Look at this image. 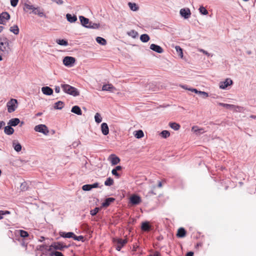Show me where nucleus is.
<instances>
[{
  "label": "nucleus",
  "mask_w": 256,
  "mask_h": 256,
  "mask_svg": "<svg viewBox=\"0 0 256 256\" xmlns=\"http://www.w3.org/2000/svg\"><path fill=\"white\" fill-rule=\"evenodd\" d=\"M61 86L64 92L68 94L74 96H78L80 94L76 88L69 84H62Z\"/></svg>",
  "instance_id": "f03ea898"
},
{
  "label": "nucleus",
  "mask_w": 256,
  "mask_h": 256,
  "mask_svg": "<svg viewBox=\"0 0 256 256\" xmlns=\"http://www.w3.org/2000/svg\"><path fill=\"white\" fill-rule=\"evenodd\" d=\"M188 90H189L190 91H192V92H195L196 94H198V92H200L199 90H197L196 88H188Z\"/></svg>",
  "instance_id": "e2e57ef3"
},
{
  "label": "nucleus",
  "mask_w": 256,
  "mask_h": 256,
  "mask_svg": "<svg viewBox=\"0 0 256 256\" xmlns=\"http://www.w3.org/2000/svg\"><path fill=\"white\" fill-rule=\"evenodd\" d=\"M100 208H96L93 210H92L90 212V214L92 216H95L100 210Z\"/></svg>",
  "instance_id": "3c124183"
},
{
  "label": "nucleus",
  "mask_w": 256,
  "mask_h": 256,
  "mask_svg": "<svg viewBox=\"0 0 256 256\" xmlns=\"http://www.w3.org/2000/svg\"><path fill=\"white\" fill-rule=\"evenodd\" d=\"M79 19L82 26L86 28H88V24H90V22L89 19L82 16H79Z\"/></svg>",
  "instance_id": "9b49d317"
},
{
  "label": "nucleus",
  "mask_w": 256,
  "mask_h": 256,
  "mask_svg": "<svg viewBox=\"0 0 256 256\" xmlns=\"http://www.w3.org/2000/svg\"><path fill=\"white\" fill-rule=\"evenodd\" d=\"M112 174H114V176H117V177H118L119 176V174H118V173L117 171L116 170H115L113 169L112 171Z\"/></svg>",
  "instance_id": "680f3d73"
},
{
  "label": "nucleus",
  "mask_w": 256,
  "mask_h": 256,
  "mask_svg": "<svg viewBox=\"0 0 256 256\" xmlns=\"http://www.w3.org/2000/svg\"><path fill=\"white\" fill-rule=\"evenodd\" d=\"M186 234V232L185 230L182 228H180L178 230L176 236L178 238H184Z\"/></svg>",
  "instance_id": "bb28decb"
},
{
  "label": "nucleus",
  "mask_w": 256,
  "mask_h": 256,
  "mask_svg": "<svg viewBox=\"0 0 256 256\" xmlns=\"http://www.w3.org/2000/svg\"><path fill=\"white\" fill-rule=\"evenodd\" d=\"M28 188V183L26 182H22L20 186V189L22 191H26Z\"/></svg>",
  "instance_id": "79ce46f5"
},
{
  "label": "nucleus",
  "mask_w": 256,
  "mask_h": 256,
  "mask_svg": "<svg viewBox=\"0 0 256 256\" xmlns=\"http://www.w3.org/2000/svg\"><path fill=\"white\" fill-rule=\"evenodd\" d=\"M192 131L197 136H199L205 132V130L203 128H200L198 126H192Z\"/></svg>",
  "instance_id": "ddd939ff"
},
{
  "label": "nucleus",
  "mask_w": 256,
  "mask_h": 256,
  "mask_svg": "<svg viewBox=\"0 0 256 256\" xmlns=\"http://www.w3.org/2000/svg\"><path fill=\"white\" fill-rule=\"evenodd\" d=\"M42 93L47 96H50L53 94V90L48 86H44L42 88Z\"/></svg>",
  "instance_id": "dca6fc26"
},
{
  "label": "nucleus",
  "mask_w": 256,
  "mask_h": 256,
  "mask_svg": "<svg viewBox=\"0 0 256 256\" xmlns=\"http://www.w3.org/2000/svg\"><path fill=\"white\" fill-rule=\"evenodd\" d=\"M160 134L162 138H166L170 136V133L168 130H164L161 132Z\"/></svg>",
  "instance_id": "09e8293b"
},
{
  "label": "nucleus",
  "mask_w": 256,
  "mask_h": 256,
  "mask_svg": "<svg viewBox=\"0 0 256 256\" xmlns=\"http://www.w3.org/2000/svg\"><path fill=\"white\" fill-rule=\"evenodd\" d=\"M60 236L64 238H74V234L72 232H60Z\"/></svg>",
  "instance_id": "6ab92c4d"
},
{
  "label": "nucleus",
  "mask_w": 256,
  "mask_h": 256,
  "mask_svg": "<svg viewBox=\"0 0 256 256\" xmlns=\"http://www.w3.org/2000/svg\"><path fill=\"white\" fill-rule=\"evenodd\" d=\"M150 48L152 50L158 54H162L164 52V50L162 49V47H160V46H159L158 45L154 44H150Z\"/></svg>",
  "instance_id": "f8f14e48"
},
{
  "label": "nucleus",
  "mask_w": 256,
  "mask_h": 256,
  "mask_svg": "<svg viewBox=\"0 0 256 256\" xmlns=\"http://www.w3.org/2000/svg\"><path fill=\"white\" fill-rule=\"evenodd\" d=\"M96 41L98 43L102 46H104L106 44V40L102 37H100V36L97 37L96 38Z\"/></svg>",
  "instance_id": "c9c22d12"
},
{
  "label": "nucleus",
  "mask_w": 256,
  "mask_h": 256,
  "mask_svg": "<svg viewBox=\"0 0 256 256\" xmlns=\"http://www.w3.org/2000/svg\"><path fill=\"white\" fill-rule=\"evenodd\" d=\"M130 202L133 204H138L140 202L141 198L137 195H133L130 198Z\"/></svg>",
  "instance_id": "4468645a"
},
{
  "label": "nucleus",
  "mask_w": 256,
  "mask_h": 256,
  "mask_svg": "<svg viewBox=\"0 0 256 256\" xmlns=\"http://www.w3.org/2000/svg\"><path fill=\"white\" fill-rule=\"evenodd\" d=\"M134 136L137 138H142L144 136V134L142 130H138L136 131V134H134Z\"/></svg>",
  "instance_id": "58836bf2"
},
{
  "label": "nucleus",
  "mask_w": 256,
  "mask_h": 256,
  "mask_svg": "<svg viewBox=\"0 0 256 256\" xmlns=\"http://www.w3.org/2000/svg\"><path fill=\"white\" fill-rule=\"evenodd\" d=\"M218 104L220 106H224L228 109L231 110L234 108V104H224L222 102H218Z\"/></svg>",
  "instance_id": "a19ab883"
},
{
  "label": "nucleus",
  "mask_w": 256,
  "mask_h": 256,
  "mask_svg": "<svg viewBox=\"0 0 256 256\" xmlns=\"http://www.w3.org/2000/svg\"><path fill=\"white\" fill-rule=\"evenodd\" d=\"M4 132L7 135H12L14 132V130L9 125L4 128Z\"/></svg>",
  "instance_id": "412c9836"
},
{
  "label": "nucleus",
  "mask_w": 256,
  "mask_h": 256,
  "mask_svg": "<svg viewBox=\"0 0 256 256\" xmlns=\"http://www.w3.org/2000/svg\"><path fill=\"white\" fill-rule=\"evenodd\" d=\"M8 112L9 113L13 112L18 106V100L14 98H11L6 104Z\"/></svg>",
  "instance_id": "7ed1b4c3"
},
{
  "label": "nucleus",
  "mask_w": 256,
  "mask_h": 256,
  "mask_svg": "<svg viewBox=\"0 0 256 256\" xmlns=\"http://www.w3.org/2000/svg\"><path fill=\"white\" fill-rule=\"evenodd\" d=\"M94 120L96 122L99 124L102 121V118L99 113H96L94 116Z\"/></svg>",
  "instance_id": "a18cd8bd"
},
{
  "label": "nucleus",
  "mask_w": 256,
  "mask_h": 256,
  "mask_svg": "<svg viewBox=\"0 0 256 256\" xmlns=\"http://www.w3.org/2000/svg\"><path fill=\"white\" fill-rule=\"evenodd\" d=\"M20 122V120L18 118H14L10 119L8 122V124L11 126H16Z\"/></svg>",
  "instance_id": "aec40b11"
},
{
  "label": "nucleus",
  "mask_w": 256,
  "mask_h": 256,
  "mask_svg": "<svg viewBox=\"0 0 256 256\" xmlns=\"http://www.w3.org/2000/svg\"><path fill=\"white\" fill-rule=\"evenodd\" d=\"M10 30L15 34H18L19 33V28L17 25L11 26Z\"/></svg>",
  "instance_id": "7c9ffc66"
},
{
  "label": "nucleus",
  "mask_w": 256,
  "mask_h": 256,
  "mask_svg": "<svg viewBox=\"0 0 256 256\" xmlns=\"http://www.w3.org/2000/svg\"><path fill=\"white\" fill-rule=\"evenodd\" d=\"M141 228L144 231H148L150 228V226L148 222H146L142 223Z\"/></svg>",
  "instance_id": "cd10ccee"
},
{
  "label": "nucleus",
  "mask_w": 256,
  "mask_h": 256,
  "mask_svg": "<svg viewBox=\"0 0 256 256\" xmlns=\"http://www.w3.org/2000/svg\"><path fill=\"white\" fill-rule=\"evenodd\" d=\"M53 248L55 250H62L64 248H67L68 246H63L60 242H55L50 246V248Z\"/></svg>",
  "instance_id": "2eb2a0df"
},
{
  "label": "nucleus",
  "mask_w": 256,
  "mask_h": 256,
  "mask_svg": "<svg viewBox=\"0 0 256 256\" xmlns=\"http://www.w3.org/2000/svg\"><path fill=\"white\" fill-rule=\"evenodd\" d=\"M76 62V59L74 58L72 56H66L63 59V63L64 64L68 67H71L73 66L74 64Z\"/></svg>",
  "instance_id": "39448f33"
},
{
  "label": "nucleus",
  "mask_w": 256,
  "mask_h": 256,
  "mask_svg": "<svg viewBox=\"0 0 256 256\" xmlns=\"http://www.w3.org/2000/svg\"><path fill=\"white\" fill-rule=\"evenodd\" d=\"M32 13L34 14H38V16L42 17L44 16V13L43 12L41 11L40 8H35L34 9V11H32Z\"/></svg>",
  "instance_id": "c85d7f7f"
},
{
  "label": "nucleus",
  "mask_w": 256,
  "mask_h": 256,
  "mask_svg": "<svg viewBox=\"0 0 256 256\" xmlns=\"http://www.w3.org/2000/svg\"><path fill=\"white\" fill-rule=\"evenodd\" d=\"M114 184V180L111 178H108L104 182V184L106 186H111Z\"/></svg>",
  "instance_id": "49530a36"
},
{
  "label": "nucleus",
  "mask_w": 256,
  "mask_h": 256,
  "mask_svg": "<svg viewBox=\"0 0 256 256\" xmlns=\"http://www.w3.org/2000/svg\"><path fill=\"white\" fill-rule=\"evenodd\" d=\"M10 15L7 12H2L0 14V24H4L10 20Z\"/></svg>",
  "instance_id": "6e6552de"
},
{
  "label": "nucleus",
  "mask_w": 256,
  "mask_h": 256,
  "mask_svg": "<svg viewBox=\"0 0 256 256\" xmlns=\"http://www.w3.org/2000/svg\"><path fill=\"white\" fill-rule=\"evenodd\" d=\"M199 11L202 14L204 15H206L208 14V10L202 6H200L199 8Z\"/></svg>",
  "instance_id": "8fccbe9b"
},
{
  "label": "nucleus",
  "mask_w": 256,
  "mask_h": 256,
  "mask_svg": "<svg viewBox=\"0 0 256 256\" xmlns=\"http://www.w3.org/2000/svg\"><path fill=\"white\" fill-rule=\"evenodd\" d=\"M115 88L112 84H104L102 87V90L103 91H112Z\"/></svg>",
  "instance_id": "5701e85b"
},
{
  "label": "nucleus",
  "mask_w": 256,
  "mask_h": 256,
  "mask_svg": "<svg viewBox=\"0 0 256 256\" xmlns=\"http://www.w3.org/2000/svg\"><path fill=\"white\" fill-rule=\"evenodd\" d=\"M127 34L132 38H136L138 36V32L134 30H131L127 32Z\"/></svg>",
  "instance_id": "e433bc0d"
},
{
  "label": "nucleus",
  "mask_w": 256,
  "mask_h": 256,
  "mask_svg": "<svg viewBox=\"0 0 256 256\" xmlns=\"http://www.w3.org/2000/svg\"><path fill=\"white\" fill-rule=\"evenodd\" d=\"M12 146L14 150L17 152H20L22 150V146L17 140L12 141Z\"/></svg>",
  "instance_id": "a211bd4d"
},
{
  "label": "nucleus",
  "mask_w": 256,
  "mask_h": 256,
  "mask_svg": "<svg viewBox=\"0 0 256 256\" xmlns=\"http://www.w3.org/2000/svg\"><path fill=\"white\" fill-rule=\"evenodd\" d=\"M66 18L68 21L69 22H70L71 23L74 22H76L77 20V17L76 16H74V15L72 16V14H66Z\"/></svg>",
  "instance_id": "b1692460"
},
{
  "label": "nucleus",
  "mask_w": 256,
  "mask_h": 256,
  "mask_svg": "<svg viewBox=\"0 0 256 256\" xmlns=\"http://www.w3.org/2000/svg\"><path fill=\"white\" fill-rule=\"evenodd\" d=\"M71 112L73 113H74L78 115H82V112L81 109L78 106H74L71 110Z\"/></svg>",
  "instance_id": "393cba45"
},
{
  "label": "nucleus",
  "mask_w": 256,
  "mask_h": 256,
  "mask_svg": "<svg viewBox=\"0 0 256 256\" xmlns=\"http://www.w3.org/2000/svg\"><path fill=\"white\" fill-rule=\"evenodd\" d=\"M50 256H64V254L61 252H58V251H55V252H52L51 254H50Z\"/></svg>",
  "instance_id": "864d4df0"
},
{
  "label": "nucleus",
  "mask_w": 256,
  "mask_h": 256,
  "mask_svg": "<svg viewBox=\"0 0 256 256\" xmlns=\"http://www.w3.org/2000/svg\"><path fill=\"white\" fill-rule=\"evenodd\" d=\"M170 126L175 130H178L180 128V125L178 124L176 122H170L169 123Z\"/></svg>",
  "instance_id": "473e14b6"
},
{
  "label": "nucleus",
  "mask_w": 256,
  "mask_h": 256,
  "mask_svg": "<svg viewBox=\"0 0 256 256\" xmlns=\"http://www.w3.org/2000/svg\"><path fill=\"white\" fill-rule=\"evenodd\" d=\"M92 186V189L93 188H98L99 186V184L98 182H95L92 184H90Z\"/></svg>",
  "instance_id": "bf43d9fd"
},
{
  "label": "nucleus",
  "mask_w": 256,
  "mask_h": 256,
  "mask_svg": "<svg viewBox=\"0 0 256 256\" xmlns=\"http://www.w3.org/2000/svg\"><path fill=\"white\" fill-rule=\"evenodd\" d=\"M101 130L102 134L104 136H106L109 133V128L108 125L106 122H103L101 124Z\"/></svg>",
  "instance_id": "f3484780"
},
{
  "label": "nucleus",
  "mask_w": 256,
  "mask_h": 256,
  "mask_svg": "<svg viewBox=\"0 0 256 256\" xmlns=\"http://www.w3.org/2000/svg\"><path fill=\"white\" fill-rule=\"evenodd\" d=\"M55 92L56 93H59L60 92V88L58 86H56L54 88Z\"/></svg>",
  "instance_id": "69168bd1"
},
{
  "label": "nucleus",
  "mask_w": 256,
  "mask_h": 256,
  "mask_svg": "<svg viewBox=\"0 0 256 256\" xmlns=\"http://www.w3.org/2000/svg\"><path fill=\"white\" fill-rule=\"evenodd\" d=\"M108 160L110 161L112 165L117 164L120 162V159L114 154H110Z\"/></svg>",
  "instance_id": "1a4fd4ad"
},
{
  "label": "nucleus",
  "mask_w": 256,
  "mask_h": 256,
  "mask_svg": "<svg viewBox=\"0 0 256 256\" xmlns=\"http://www.w3.org/2000/svg\"><path fill=\"white\" fill-rule=\"evenodd\" d=\"M64 106V103L62 101H58L55 103L54 108L56 110H61Z\"/></svg>",
  "instance_id": "2f4dec72"
},
{
  "label": "nucleus",
  "mask_w": 256,
  "mask_h": 256,
  "mask_svg": "<svg viewBox=\"0 0 256 256\" xmlns=\"http://www.w3.org/2000/svg\"><path fill=\"white\" fill-rule=\"evenodd\" d=\"M74 240L78 241H83L84 236H76L74 234L73 238Z\"/></svg>",
  "instance_id": "6e6d98bb"
},
{
  "label": "nucleus",
  "mask_w": 256,
  "mask_h": 256,
  "mask_svg": "<svg viewBox=\"0 0 256 256\" xmlns=\"http://www.w3.org/2000/svg\"><path fill=\"white\" fill-rule=\"evenodd\" d=\"M56 42L60 46H66L68 45V42L64 40H60V39L57 40Z\"/></svg>",
  "instance_id": "37998d69"
},
{
  "label": "nucleus",
  "mask_w": 256,
  "mask_h": 256,
  "mask_svg": "<svg viewBox=\"0 0 256 256\" xmlns=\"http://www.w3.org/2000/svg\"><path fill=\"white\" fill-rule=\"evenodd\" d=\"M34 130L36 132L42 133L46 136H47L49 134V130L45 124H40L36 126L34 128Z\"/></svg>",
  "instance_id": "20e7f679"
},
{
  "label": "nucleus",
  "mask_w": 256,
  "mask_h": 256,
  "mask_svg": "<svg viewBox=\"0 0 256 256\" xmlns=\"http://www.w3.org/2000/svg\"><path fill=\"white\" fill-rule=\"evenodd\" d=\"M200 51L202 52L203 54H205L206 55L208 56H210V53H208V52H206V50H204L201 49L200 50Z\"/></svg>",
  "instance_id": "052dcab7"
},
{
  "label": "nucleus",
  "mask_w": 256,
  "mask_h": 256,
  "mask_svg": "<svg viewBox=\"0 0 256 256\" xmlns=\"http://www.w3.org/2000/svg\"><path fill=\"white\" fill-rule=\"evenodd\" d=\"M198 94L201 96L203 98H206L208 96V93L205 92L200 91L198 92Z\"/></svg>",
  "instance_id": "5fc2aeb1"
},
{
  "label": "nucleus",
  "mask_w": 256,
  "mask_h": 256,
  "mask_svg": "<svg viewBox=\"0 0 256 256\" xmlns=\"http://www.w3.org/2000/svg\"><path fill=\"white\" fill-rule=\"evenodd\" d=\"M34 8L35 7L32 5H30L28 4H24V10L26 11L27 10H32V12L34 11Z\"/></svg>",
  "instance_id": "ea45409f"
},
{
  "label": "nucleus",
  "mask_w": 256,
  "mask_h": 256,
  "mask_svg": "<svg viewBox=\"0 0 256 256\" xmlns=\"http://www.w3.org/2000/svg\"><path fill=\"white\" fill-rule=\"evenodd\" d=\"M186 256H194V252H189L186 254Z\"/></svg>",
  "instance_id": "338daca9"
},
{
  "label": "nucleus",
  "mask_w": 256,
  "mask_h": 256,
  "mask_svg": "<svg viewBox=\"0 0 256 256\" xmlns=\"http://www.w3.org/2000/svg\"><path fill=\"white\" fill-rule=\"evenodd\" d=\"M128 5L130 9L132 11H137L138 10V6L136 3L129 2Z\"/></svg>",
  "instance_id": "c756f323"
},
{
  "label": "nucleus",
  "mask_w": 256,
  "mask_h": 256,
  "mask_svg": "<svg viewBox=\"0 0 256 256\" xmlns=\"http://www.w3.org/2000/svg\"><path fill=\"white\" fill-rule=\"evenodd\" d=\"M115 200V199L113 198H108L106 199L105 201L102 202V206L103 207H108L110 206V204L114 202Z\"/></svg>",
  "instance_id": "4be33fe9"
},
{
  "label": "nucleus",
  "mask_w": 256,
  "mask_h": 256,
  "mask_svg": "<svg viewBox=\"0 0 256 256\" xmlns=\"http://www.w3.org/2000/svg\"><path fill=\"white\" fill-rule=\"evenodd\" d=\"M233 84L232 80L230 78H226L224 82H220L219 84L220 88L221 89H226L228 86L232 85Z\"/></svg>",
  "instance_id": "0eeeda50"
},
{
  "label": "nucleus",
  "mask_w": 256,
  "mask_h": 256,
  "mask_svg": "<svg viewBox=\"0 0 256 256\" xmlns=\"http://www.w3.org/2000/svg\"><path fill=\"white\" fill-rule=\"evenodd\" d=\"M152 256H160V254L158 252H156L152 254Z\"/></svg>",
  "instance_id": "774afa93"
},
{
  "label": "nucleus",
  "mask_w": 256,
  "mask_h": 256,
  "mask_svg": "<svg viewBox=\"0 0 256 256\" xmlns=\"http://www.w3.org/2000/svg\"><path fill=\"white\" fill-rule=\"evenodd\" d=\"M180 14L184 18H188L190 16V12L188 8H182L180 10Z\"/></svg>",
  "instance_id": "9d476101"
},
{
  "label": "nucleus",
  "mask_w": 256,
  "mask_h": 256,
  "mask_svg": "<svg viewBox=\"0 0 256 256\" xmlns=\"http://www.w3.org/2000/svg\"><path fill=\"white\" fill-rule=\"evenodd\" d=\"M150 38V36L147 34H142L140 36V40L144 42H148Z\"/></svg>",
  "instance_id": "f704fd0d"
},
{
  "label": "nucleus",
  "mask_w": 256,
  "mask_h": 256,
  "mask_svg": "<svg viewBox=\"0 0 256 256\" xmlns=\"http://www.w3.org/2000/svg\"><path fill=\"white\" fill-rule=\"evenodd\" d=\"M37 250L42 252H44V250L50 251L52 248L50 246L48 248V246L46 244H42L38 246L37 248Z\"/></svg>",
  "instance_id": "a878e982"
},
{
  "label": "nucleus",
  "mask_w": 256,
  "mask_h": 256,
  "mask_svg": "<svg viewBox=\"0 0 256 256\" xmlns=\"http://www.w3.org/2000/svg\"><path fill=\"white\" fill-rule=\"evenodd\" d=\"M6 125V123L4 121H0V130L2 128Z\"/></svg>",
  "instance_id": "0e129e2a"
},
{
  "label": "nucleus",
  "mask_w": 256,
  "mask_h": 256,
  "mask_svg": "<svg viewBox=\"0 0 256 256\" xmlns=\"http://www.w3.org/2000/svg\"><path fill=\"white\" fill-rule=\"evenodd\" d=\"M53 2H55L58 4L61 5L64 4V2L62 0H51Z\"/></svg>",
  "instance_id": "13d9d810"
},
{
  "label": "nucleus",
  "mask_w": 256,
  "mask_h": 256,
  "mask_svg": "<svg viewBox=\"0 0 256 256\" xmlns=\"http://www.w3.org/2000/svg\"><path fill=\"white\" fill-rule=\"evenodd\" d=\"M234 112H242L244 111V108L242 106L234 105V108L232 109Z\"/></svg>",
  "instance_id": "72a5a7b5"
},
{
  "label": "nucleus",
  "mask_w": 256,
  "mask_h": 256,
  "mask_svg": "<svg viewBox=\"0 0 256 256\" xmlns=\"http://www.w3.org/2000/svg\"><path fill=\"white\" fill-rule=\"evenodd\" d=\"M82 189L84 191H88L92 190V186L90 184H85L82 186Z\"/></svg>",
  "instance_id": "603ef678"
},
{
  "label": "nucleus",
  "mask_w": 256,
  "mask_h": 256,
  "mask_svg": "<svg viewBox=\"0 0 256 256\" xmlns=\"http://www.w3.org/2000/svg\"><path fill=\"white\" fill-rule=\"evenodd\" d=\"M114 242L116 244V250L120 251L122 247L127 242L126 240L114 239Z\"/></svg>",
  "instance_id": "423d86ee"
},
{
  "label": "nucleus",
  "mask_w": 256,
  "mask_h": 256,
  "mask_svg": "<svg viewBox=\"0 0 256 256\" xmlns=\"http://www.w3.org/2000/svg\"><path fill=\"white\" fill-rule=\"evenodd\" d=\"M18 0H10L11 5L12 6L15 7L18 4Z\"/></svg>",
  "instance_id": "4d7b16f0"
},
{
  "label": "nucleus",
  "mask_w": 256,
  "mask_h": 256,
  "mask_svg": "<svg viewBox=\"0 0 256 256\" xmlns=\"http://www.w3.org/2000/svg\"><path fill=\"white\" fill-rule=\"evenodd\" d=\"M10 51L9 40L6 37L0 38V52L7 54Z\"/></svg>",
  "instance_id": "f257e3e1"
},
{
  "label": "nucleus",
  "mask_w": 256,
  "mask_h": 256,
  "mask_svg": "<svg viewBox=\"0 0 256 256\" xmlns=\"http://www.w3.org/2000/svg\"><path fill=\"white\" fill-rule=\"evenodd\" d=\"M175 49L177 52L178 56L182 58L183 57V52L182 48L180 46H176Z\"/></svg>",
  "instance_id": "c03bdc74"
},
{
  "label": "nucleus",
  "mask_w": 256,
  "mask_h": 256,
  "mask_svg": "<svg viewBox=\"0 0 256 256\" xmlns=\"http://www.w3.org/2000/svg\"><path fill=\"white\" fill-rule=\"evenodd\" d=\"M19 234L21 237L26 238L28 236V234L27 232L24 230H20Z\"/></svg>",
  "instance_id": "de8ad7c7"
},
{
  "label": "nucleus",
  "mask_w": 256,
  "mask_h": 256,
  "mask_svg": "<svg viewBox=\"0 0 256 256\" xmlns=\"http://www.w3.org/2000/svg\"><path fill=\"white\" fill-rule=\"evenodd\" d=\"M100 28V24L94 23L92 22H90V24H88V28H94L97 29Z\"/></svg>",
  "instance_id": "4c0bfd02"
}]
</instances>
